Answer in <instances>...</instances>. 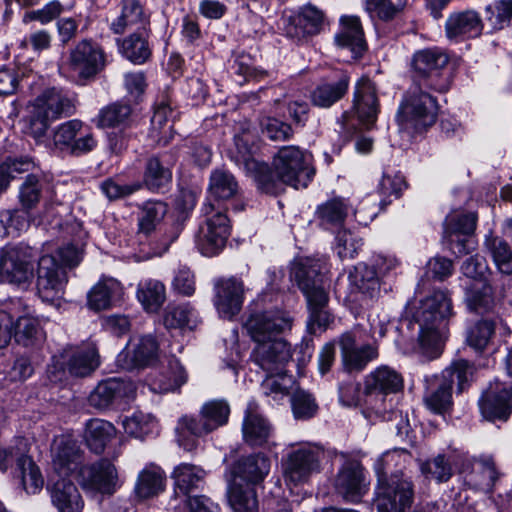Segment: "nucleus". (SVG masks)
I'll return each mask as SVG.
<instances>
[{"instance_id":"obj_1","label":"nucleus","mask_w":512,"mask_h":512,"mask_svg":"<svg viewBox=\"0 0 512 512\" xmlns=\"http://www.w3.org/2000/svg\"><path fill=\"white\" fill-rule=\"evenodd\" d=\"M244 327L256 343L252 357L262 370L278 371L290 360V345L281 337L292 327L288 313L278 310L252 313Z\"/></svg>"},{"instance_id":"obj_2","label":"nucleus","mask_w":512,"mask_h":512,"mask_svg":"<svg viewBox=\"0 0 512 512\" xmlns=\"http://www.w3.org/2000/svg\"><path fill=\"white\" fill-rule=\"evenodd\" d=\"M408 314L419 325V346L422 353L436 357L448 334V322L453 316L452 301L443 290L432 293L416 303H409Z\"/></svg>"},{"instance_id":"obj_3","label":"nucleus","mask_w":512,"mask_h":512,"mask_svg":"<svg viewBox=\"0 0 512 512\" xmlns=\"http://www.w3.org/2000/svg\"><path fill=\"white\" fill-rule=\"evenodd\" d=\"M325 263L319 259L300 258L291 264L290 278L304 294L308 310L310 329L325 330L333 321L328 311L329 281L325 276Z\"/></svg>"},{"instance_id":"obj_4","label":"nucleus","mask_w":512,"mask_h":512,"mask_svg":"<svg viewBox=\"0 0 512 512\" xmlns=\"http://www.w3.org/2000/svg\"><path fill=\"white\" fill-rule=\"evenodd\" d=\"M230 406L224 399L206 401L199 414L181 416L175 426L176 440L180 447L192 451L197 447L198 438L219 429L228 423Z\"/></svg>"},{"instance_id":"obj_5","label":"nucleus","mask_w":512,"mask_h":512,"mask_svg":"<svg viewBox=\"0 0 512 512\" xmlns=\"http://www.w3.org/2000/svg\"><path fill=\"white\" fill-rule=\"evenodd\" d=\"M274 184L273 190L258 187L265 193L276 194L281 184L295 189L306 188L315 175L311 155L298 146L281 147L273 157L272 169L269 168Z\"/></svg>"},{"instance_id":"obj_6","label":"nucleus","mask_w":512,"mask_h":512,"mask_svg":"<svg viewBox=\"0 0 512 512\" xmlns=\"http://www.w3.org/2000/svg\"><path fill=\"white\" fill-rule=\"evenodd\" d=\"M75 111L74 97L56 87L46 88L28 105V133L36 140H40L45 136L50 122L72 116Z\"/></svg>"},{"instance_id":"obj_7","label":"nucleus","mask_w":512,"mask_h":512,"mask_svg":"<svg viewBox=\"0 0 512 512\" xmlns=\"http://www.w3.org/2000/svg\"><path fill=\"white\" fill-rule=\"evenodd\" d=\"M475 367L464 359L454 361L441 376L427 379L424 395L426 407L436 414H443L452 407V387L456 383L457 391L463 392L473 380Z\"/></svg>"},{"instance_id":"obj_8","label":"nucleus","mask_w":512,"mask_h":512,"mask_svg":"<svg viewBox=\"0 0 512 512\" xmlns=\"http://www.w3.org/2000/svg\"><path fill=\"white\" fill-rule=\"evenodd\" d=\"M424 89V86L412 84L404 95L396 114L401 130L418 133L436 123L439 110L437 100Z\"/></svg>"},{"instance_id":"obj_9","label":"nucleus","mask_w":512,"mask_h":512,"mask_svg":"<svg viewBox=\"0 0 512 512\" xmlns=\"http://www.w3.org/2000/svg\"><path fill=\"white\" fill-rule=\"evenodd\" d=\"M448 62V55L439 48H427L415 52L411 62L413 84L437 92H446L451 83L447 72Z\"/></svg>"},{"instance_id":"obj_10","label":"nucleus","mask_w":512,"mask_h":512,"mask_svg":"<svg viewBox=\"0 0 512 512\" xmlns=\"http://www.w3.org/2000/svg\"><path fill=\"white\" fill-rule=\"evenodd\" d=\"M98 141L92 129L81 120L72 119L55 127L52 132L50 148L75 157H81L94 151Z\"/></svg>"},{"instance_id":"obj_11","label":"nucleus","mask_w":512,"mask_h":512,"mask_svg":"<svg viewBox=\"0 0 512 512\" xmlns=\"http://www.w3.org/2000/svg\"><path fill=\"white\" fill-rule=\"evenodd\" d=\"M206 219L195 234V244L204 256L219 254L226 245L230 235V223L225 213L216 210L211 202H206L202 208Z\"/></svg>"},{"instance_id":"obj_12","label":"nucleus","mask_w":512,"mask_h":512,"mask_svg":"<svg viewBox=\"0 0 512 512\" xmlns=\"http://www.w3.org/2000/svg\"><path fill=\"white\" fill-rule=\"evenodd\" d=\"M403 386L404 380L398 371L389 366H380L365 378L366 402L375 413L382 414L387 410V397L401 391Z\"/></svg>"},{"instance_id":"obj_13","label":"nucleus","mask_w":512,"mask_h":512,"mask_svg":"<svg viewBox=\"0 0 512 512\" xmlns=\"http://www.w3.org/2000/svg\"><path fill=\"white\" fill-rule=\"evenodd\" d=\"M99 355L94 346L65 349L53 357L49 373L53 381H61L66 373L74 377H86L99 366Z\"/></svg>"},{"instance_id":"obj_14","label":"nucleus","mask_w":512,"mask_h":512,"mask_svg":"<svg viewBox=\"0 0 512 512\" xmlns=\"http://www.w3.org/2000/svg\"><path fill=\"white\" fill-rule=\"evenodd\" d=\"M376 489L377 512H404L414 501V488L409 478L394 475L380 478Z\"/></svg>"},{"instance_id":"obj_15","label":"nucleus","mask_w":512,"mask_h":512,"mask_svg":"<svg viewBox=\"0 0 512 512\" xmlns=\"http://www.w3.org/2000/svg\"><path fill=\"white\" fill-rule=\"evenodd\" d=\"M324 454L321 447L310 443L294 448L283 460L285 480L295 485L307 481L313 473L320 471Z\"/></svg>"},{"instance_id":"obj_16","label":"nucleus","mask_w":512,"mask_h":512,"mask_svg":"<svg viewBox=\"0 0 512 512\" xmlns=\"http://www.w3.org/2000/svg\"><path fill=\"white\" fill-rule=\"evenodd\" d=\"M105 66V54L100 45L92 40L79 41L69 52L68 67L77 82L85 84Z\"/></svg>"},{"instance_id":"obj_17","label":"nucleus","mask_w":512,"mask_h":512,"mask_svg":"<svg viewBox=\"0 0 512 512\" xmlns=\"http://www.w3.org/2000/svg\"><path fill=\"white\" fill-rule=\"evenodd\" d=\"M79 484L91 495L111 496L119 487L117 469L105 458L84 465L79 470Z\"/></svg>"},{"instance_id":"obj_18","label":"nucleus","mask_w":512,"mask_h":512,"mask_svg":"<svg viewBox=\"0 0 512 512\" xmlns=\"http://www.w3.org/2000/svg\"><path fill=\"white\" fill-rule=\"evenodd\" d=\"M33 262L30 247H5L0 255V281L15 285L28 283L33 276Z\"/></svg>"},{"instance_id":"obj_19","label":"nucleus","mask_w":512,"mask_h":512,"mask_svg":"<svg viewBox=\"0 0 512 512\" xmlns=\"http://www.w3.org/2000/svg\"><path fill=\"white\" fill-rule=\"evenodd\" d=\"M68 282L65 268L52 255H43L38 261L36 288L39 297L45 302H53L62 297Z\"/></svg>"},{"instance_id":"obj_20","label":"nucleus","mask_w":512,"mask_h":512,"mask_svg":"<svg viewBox=\"0 0 512 512\" xmlns=\"http://www.w3.org/2000/svg\"><path fill=\"white\" fill-rule=\"evenodd\" d=\"M477 225V215L473 212L448 215L444 225V238L453 254L461 256L474 248L469 238Z\"/></svg>"},{"instance_id":"obj_21","label":"nucleus","mask_w":512,"mask_h":512,"mask_svg":"<svg viewBox=\"0 0 512 512\" xmlns=\"http://www.w3.org/2000/svg\"><path fill=\"white\" fill-rule=\"evenodd\" d=\"M369 483L363 465L357 460H348L338 471L334 486L345 501L358 503L368 492Z\"/></svg>"},{"instance_id":"obj_22","label":"nucleus","mask_w":512,"mask_h":512,"mask_svg":"<svg viewBox=\"0 0 512 512\" xmlns=\"http://www.w3.org/2000/svg\"><path fill=\"white\" fill-rule=\"evenodd\" d=\"M252 140L253 137L248 131L236 135L234 137L236 151L232 158L239 166H243L245 172L254 179L258 187L273 190L274 182L269 173V166L252 156Z\"/></svg>"},{"instance_id":"obj_23","label":"nucleus","mask_w":512,"mask_h":512,"mask_svg":"<svg viewBox=\"0 0 512 512\" xmlns=\"http://www.w3.org/2000/svg\"><path fill=\"white\" fill-rule=\"evenodd\" d=\"M324 25V14L313 5H305L298 13L284 19L283 30L287 37L301 41L318 34Z\"/></svg>"},{"instance_id":"obj_24","label":"nucleus","mask_w":512,"mask_h":512,"mask_svg":"<svg viewBox=\"0 0 512 512\" xmlns=\"http://www.w3.org/2000/svg\"><path fill=\"white\" fill-rule=\"evenodd\" d=\"M135 391L134 384L121 378L113 377L98 383L89 395V403L97 409H105L130 399Z\"/></svg>"},{"instance_id":"obj_25","label":"nucleus","mask_w":512,"mask_h":512,"mask_svg":"<svg viewBox=\"0 0 512 512\" xmlns=\"http://www.w3.org/2000/svg\"><path fill=\"white\" fill-rule=\"evenodd\" d=\"M215 292L214 305L220 317L232 319L240 312L244 299V285L241 280L221 279L215 285Z\"/></svg>"},{"instance_id":"obj_26","label":"nucleus","mask_w":512,"mask_h":512,"mask_svg":"<svg viewBox=\"0 0 512 512\" xmlns=\"http://www.w3.org/2000/svg\"><path fill=\"white\" fill-rule=\"evenodd\" d=\"M159 346L151 336H142L131 343L117 357V363L125 370L152 365L158 359Z\"/></svg>"},{"instance_id":"obj_27","label":"nucleus","mask_w":512,"mask_h":512,"mask_svg":"<svg viewBox=\"0 0 512 512\" xmlns=\"http://www.w3.org/2000/svg\"><path fill=\"white\" fill-rule=\"evenodd\" d=\"M353 107L363 124H373L379 113V101L375 84L366 76L361 77L354 90Z\"/></svg>"},{"instance_id":"obj_28","label":"nucleus","mask_w":512,"mask_h":512,"mask_svg":"<svg viewBox=\"0 0 512 512\" xmlns=\"http://www.w3.org/2000/svg\"><path fill=\"white\" fill-rule=\"evenodd\" d=\"M350 76L345 71H339L333 77L322 80L311 93V102L320 108H329L340 101L347 93Z\"/></svg>"},{"instance_id":"obj_29","label":"nucleus","mask_w":512,"mask_h":512,"mask_svg":"<svg viewBox=\"0 0 512 512\" xmlns=\"http://www.w3.org/2000/svg\"><path fill=\"white\" fill-rule=\"evenodd\" d=\"M342 361L345 369L349 372H359L378 356L376 347L366 344L358 346L356 338L352 333H344L340 338Z\"/></svg>"},{"instance_id":"obj_30","label":"nucleus","mask_w":512,"mask_h":512,"mask_svg":"<svg viewBox=\"0 0 512 512\" xmlns=\"http://www.w3.org/2000/svg\"><path fill=\"white\" fill-rule=\"evenodd\" d=\"M121 13L110 24V30L122 35L127 29L136 27V31L150 29V14L139 0H121Z\"/></svg>"},{"instance_id":"obj_31","label":"nucleus","mask_w":512,"mask_h":512,"mask_svg":"<svg viewBox=\"0 0 512 512\" xmlns=\"http://www.w3.org/2000/svg\"><path fill=\"white\" fill-rule=\"evenodd\" d=\"M242 433L245 443L252 447L267 444L273 434L272 425L257 411V406L253 403H250L246 409Z\"/></svg>"},{"instance_id":"obj_32","label":"nucleus","mask_w":512,"mask_h":512,"mask_svg":"<svg viewBox=\"0 0 512 512\" xmlns=\"http://www.w3.org/2000/svg\"><path fill=\"white\" fill-rule=\"evenodd\" d=\"M81 459V450L77 442L69 437L60 436L52 447V464L60 476H68L77 467Z\"/></svg>"},{"instance_id":"obj_33","label":"nucleus","mask_w":512,"mask_h":512,"mask_svg":"<svg viewBox=\"0 0 512 512\" xmlns=\"http://www.w3.org/2000/svg\"><path fill=\"white\" fill-rule=\"evenodd\" d=\"M12 459L16 462L15 478L19 480L23 490L32 495L39 493L44 486V478L38 465L19 448Z\"/></svg>"},{"instance_id":"obj_34","label":"nucleus","mask_w":512,"mask_h":512,"mask_svg":"<svg viewBox=\"0 0 512 512\" xmlns=\"http://www.w3.org/2000/svg\"><path fill=\"white\" fill-rule=\"evenodd\" d=\"M51 501L58 512H82L83 498L76 485L65 477L57 480L49 488Z\"/></svg>"},{"instance_id":"obj_35","label":"nucleus","mask_w":512,"mask_h":512,"mask_svg":"<svg viewBox=\"0 0 512 512\" xmlns=\"http://www.w3.org/2000/svg\"><path fill=\"white\" fill-rule=\"evenodd\" d=\"M348 278L351 295H355V300L358 299L357 295L361 299H373L379 294L380 282L373 267L359 263L350 271Z\"/></svg>"},{"instance_id":"obj_36","label":"nucleus","mask_w":512,"mask_h":512,"mask_svg":"<svg viewBox=\"0 0 512 512\" xmlns=\"http://www.w3.org/2000/svg\"><path fill=\"white\" fill-rule=\"evenodd\" d=\"M9 313L15 315L12 327L14 328L15 341L18 344L24 347H36L45 341L46 334L37 317L28 313L18 315L14 310Z\"/></svg>"},{"instance_id":"obj_37","label":"nucleus","mask_w":512,"mask_h":512,"mask_svg":"<svg viewBox=\"0 0 512 512\" xmlns=\"http://www.w3.org/2000/svg\"><path fill=\"white\" fill-rule=\"evenodd\" d=\"M150 29L139 30L131 33L125 38L117 39L120 54L134 64H143L151 56L149 44Z\"/></svg>"},{"instance_id":"obj_38","label":"nucleus","mask_w":512,"mask_h":512,"mask_svg":"<svg viewBox=\"0 0 512 512\" xmlns=\"http://www.w3.org/2000/svg\"><path fill=\"white\" fill-rule=\"evenodd\" d=\"M335 41L338 46L350 49L355 57H360L366 49V42L359 18L342 17L341 29L335 36Z\"/></svg>"},{"instance_id":"obj_39","label":"nucleus","mask_w":512,"mask_h":512,"mask_svg":"<svg viewBox=\"0 0 512 512\" xmlns=\"http://www.w3.org/2000/svg\"><path fill=\"white\" fill-rule=\"evenodd\" d=\"M187 373L177 359H171L166 368L155 375L149 384L155 393H168L179 389L187 382Z\"/></svg>"},{"instance_id":"obj_40","label":"nucleus","mask_w":512,"mask_h":512,"mask_svg":"<svg viewBox=\"0 0 512 512\" xmlns=\"http://www.w3.org/2000/svg\"><path fill=\"white\" fill-rule=\"evenodd\" d=\"M479 407L485 419L506 421L512 410L511 392L507 390L498 394L488 392L480 398Z\"/></svg>"},{"instance_id":"obj_41","label":"nucleus","mask_w":512,"mask_h":512,"mask_svg":"<svg viewBox=\"0 0 512 512\" xmlns=\"http://www.w3.org/2000/svg\"><path fill=\"white\" fill-rule=\"evenodd\" d=\"M446 34L450 39H458L477 35L480 32L481 20L473 10L454 13L446 21Z\"/></svg>"},{"instance_id":"obj_42","label":"nucleus","mask_w":512,"mask_h":512,"mask_svg":"<svg viewBox=\"0 0 512 512\" xmlns=\"http://www.w3.org/2000/svg\"><path fill=\"white\" fill-rule=\"evenodd\" d=\"M269 471L270 461L261 453L240 459L233 470L235 476L254 484L263 481Z\"/></svg>"},{"instance_id":"obj_43","label":"nucleus","mask_w":512,"mask_h":512,"mask_svg":"<svg viewBox=\"0 0 512 512\" xmlns=\"http://www.w3.org/2000/svg\"><path fill=\"white\" fill-rule=\"evenodd\" d=\"M165 482V472L159 466L149 465L139 473L134 490L138 498L148 499L164 491Z\"/></svg>"},{"instance_id":"obj_44","label":"nucleus","mask_w":512,"mask_h":512,"mask_svg":"<svg viewBox=\"0 0 512 512\" xmlns=\"http://www.w3.org/2000/svg\"><path fill=\"white\" fill-rule=\"evenodd\" d=\"M116 435L114 425L106 420L91 419L86 424L85 441L89 449L100 454Z\"/></svg>"},{"instance_id":"obj_45","label":"nucleus","mask_w":512,"mask_h":512,"mask_svg":"<svg viewBox=\"0 0 512 512\" xmlns=\"http://www.w3.org/2000/svg\"><path fill=\"white\" fill-rule=\"evenodd\" d=\"M121 283L114 278H101L88 293V305L100 311L110 307L112 299L121 294Z\"/></svg>"},{"instance_id":"obj_46","label":"nucleus","mask_w":512,"mask_h":512,"mask_svg":"<svg viewBox=\"0 0 512 512\" xmlns=\"http://www.w3.org/2000/svg\"><path fill=\"white\" fill-rule=\"evenodd\" d=\"M411 460V454L402 448L384 452L374 464L377 479L403 475L402 468Z\"/></svg>"},{"instance_id":"obj_47","label":"nucleus","mask_w":512,"mask_h":512,"mask_svg":"<svg viewBox=\"0 0 512 512\" xmlns=\"http://www.w3.org/2000/svg\"><path fill=\"white\" fill-rule=\"evenodd\" d=\"M44 177L38 173L27 174L18 188V201L25 211H31L37 207L44 188Z\"/></svg>"},{"instance_id":"obj_48","label":"nucleus","mask_w":512,"mask_h":512,"mask_svg":"<svg viewBox=\"0 0 512 512\" xmlns=\"http://www.w3.org/2000/svg\"><path fill=\"white\" fill-rule=\"evenodd\" d=\"M468 307L478 313L490 312L496 305L492 286L486 281H476L466 291Z\"/></svg>"},{"instance_id":"obj_49","label":"nucleus","mask_w":512,"mask_h":512,"mask_svg":"<svg viewBox=\"0 0 512 512\" xmlns=\"http://www.w3.org/2000/svg\"><path fill=\"white\" fill-rule=\"evenodd\" d=\"M205 477V471L196 465L181 463L172 472V478L179 492L188 495L193 489L200 487Z\"/></svg>"},{"instance_id":"obj_50","label":"nucleus","mask_w":512,"mask_h":512,"mask_svg":"<svg viewBox=\"0 0 512 512\" xmlns=\"http://www.w3.org/2000/svg\"><path fill=\"white\" fill-rule=\"evenodd\" d=\"M163 323L167 329L190 330L197 326L198 320L194 309L188 304L168 305L165 310Z\"/></svg>"},{"instance_id":"obj_51","label":"nucleus","mask_w":512,"mask_h":512,"mask_svg":"<svg viewBox=\"0 0 512 512\" xmlns=\"http://www.w3.org/2000/svg\"><path fill=\"white\" fill-rule=\"evenodd\" d=\"M137 298L148 312H157L166 299L165 286L158 280L148 279L138 285Z\"/></svg>"},{"instance_id":"obj_52","label":"nucleus","mask_w":512,"mask_h":512,"mask_svg":"<svg viewBox=\"0 0 512 512\" xmlns=\"http://www.w3.org/2000/svg\"><path fill=\"white\" fill-rule=\"evenodd\" d=\"M239 190L234 175L227 170L216 169L211 173L209 193L217 200H228L234 197Z\"/></svg>"},{"instance_id":"obj_53","label":"nucleus","mask_w":512,"mask_h":512,"mask_svg":"<svg viewBox=\"0 0 512 512\" xmlns=\"http://www.w3.org/2000/svg\"><path fill=\"white\" fill-rule=\"evenodd\" d=\"M172 180L170 168L164 167L158 157H150L145 165L143 183L149 190L158 191Z\"/></svg>"},{"instance_id":"obj_54","label":"nucleus","mask_w":512,"mask_h":512,"mask_svg":"<svg viewBox=\"0 0 512 512\" xmlns=\"http://www.w3.org/2000/svg\"><path fill=\"white\" fill-rule=\"evenodd\" d=\"M132 108L125 102H115L103 107L96 118V126L100 128L123 125L131 116Z\"/></svg>"},{"instance_id":"obj_55","label":"nucleus","mask_w":512,"mask_h":512,"mask_svg":"<svg viewBox=\"0 0 512 512\" xmlns=\"http://www.w3.org/2000/svg\"><path fill=\"white\" fill-rule=\"evenodd\" d=\"M454 459L444 454H438L432 459L420 463L421 473L437 482H447L453 475L452 463Z\"/></svg>"},{"instance_id":"obj_56","label":"nucleus","mask_w":512,"mask_h":512,"mask_svg":"<svg viewBox=\"0 0 512 512\" xmlns=\"http://www.w3.org/2000/svg\"><path fill=\"white\" fill-rule=\"evenodd\" d=\"M122 426L128 435L137 439H143L155 431L157 421L150 414L135 412L123 419Z\"/></svg>"},{"instance_id":"obj_57","label":"nucleus","mask_w":512,"mask_h":512,"mask_svg":"<svg viewBox=\"0 0 512 512\" xmlns=\"http://www.w3.org/2000/svg\"><path fill=\"white\" fill-rule=\"evenodd\" d=\"M485 246L493 257L500 272L512 274V251L505 240L496 236H487Z\"/></svg>"},{"instance_id":"obj_58","label":"nucleus","mask_w":512,"mask_h":512,"mask_svg":"<svg viewBox=\"0 0 512 512\" xmlns=\"http://www.w3.org/2000/svg\"><path fill=\"white\" fill-rule=\"evenodd\" d=\"M229 503L236 512H256L258 500L254 487L234 484L229 491Z\"/></svg>"},{"instance_id":"obj_59","label":"nucleus","mask_w":512,"mask_h":512,"mask_svg":"<svg viewBox=\"0 0 512 512\" xmlns=\"http://www.w3.org/2000/svg\"><path fill=\"white\" fill-rule=\"evenodd\" d=\"M362 246V238L351 230L341 229L335 236L334 250L341 260L353 259Z\"/></svg>"},{"instance_id":"obj_60","label":"nucleus","mask_w":512,"mask_h":512,"mask_svg":"<svg viewBox=\"0 0 512 512\" xmlns=\"http://www.w3.org/2000/svg\"><path fill=\"white\" fill-rule=\"evenodd\" d=\"M167 212V207L160 201H149L144 204L139 217V231L145 235L152 233Z\"/></svg>"},{"instance_id":"obj_61","label":"nucleus","mask_w":512,"mask_h":512,"mask_svg":"<svg viewBox=\"0 0 512 512\" xmlns=\"http://www.w3.org/2000/svg\"><path fill=\"white\" fill-rule=\"evenodd\" d=\"M486 20L495 30L512 23V0H496L485 8Z\"/></svg>"},{"instance_id":"obj_62","label":"nucleus","mask_w":512,"mask_h":512,"mask_svg":"<svg viewBox=\"0 0 512 512\" xmlns=\"http://www.w3.org/2000/svg\"><path fill=\"white\" fill-rule=\"evenodd\" d=\"M349 211V205L342 198L331 199L320 205L317 209V215L323 223L341 224Z\"/></svg>"},{"instance_id":"obj_63","label":"nucleus","mask_w":512,"mask_h":512,"mask_svg":"<svg viewBox=\"0 0 512 512\" xmlns=\"http://www.w3.org/2000/svg\"><path fill=\"white\" fill-rule=\"evenodd\" d=\"M494 332L495 323L492 320H480L470 328L467 335V342L476 350H484L489 344Z\"/></svg>"},{"instance_id":"obj_64","label":"nucleus","mask_w":512,"mask_h":512,"mask_svg":"<svg viewBox=\"0 0 512 512\" xmlns=\"http://www.w3.org/2000/svg\"><path fill=\"white\" fill-rule=\"evenodd\" d=\"M474 481L484 489H491L498 478L495 463L491 457H481L473 467Z\"/></svg>"}]
</instances>
